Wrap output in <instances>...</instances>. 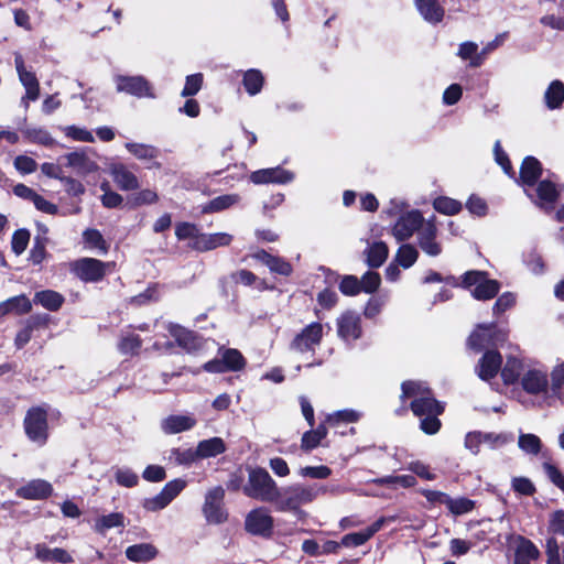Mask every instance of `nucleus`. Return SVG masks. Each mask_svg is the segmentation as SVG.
Listing matches in <instances>:
<instances>
[{"instance_id": "nucleus-16", "label": "nucleus", "mask_w": 564, "mask_h": 564, "mask_svg": "<svg viewBox=\"0 0 564 564\" xmlns=\"http://www.w3.org/2000/svg\"><path fill=\"white\" fill-rule=\"evenodd\" d=\"M15 68L19 74V79L25 88V96L22 98V104L26 109L29 107V100L34 101L40 96V85L36 76L25 69L23 58L20 55L15 56Z\"/></svg>"}, {"instance_id": "nucleus-41", "label": "nucleus", "mask_w": 564, "mask_h": 564, "mask_svg": "<svg viewBox=\"0 0 564 564\" xmlns=\"http://www.w3.org/2000/svg\"><path fill=\"white\" fill-rule=\"evenodd\" d=\"M239 196L237 194H226L221 196H217L212 199L209 203L203 206V213H218L225 210L239 202Z\"/></svg>"}, {"instance_id": "nucleus-34", "label": "nucleus", "mask_w": 564, "mask_h": 564, "mask_svg": "<svg viewBox=\"0 0 564 564\" xmlns=\"http://www.w3.org/2000/svg\"><path fill=\"white\" fill-rule=\"evenodd\" d=\"M538 547L528 539L522 536L517 540L516 564H530L531 561L539 557Z\"/></svg>"}, {"instance_id": "nucleus-17", "label": "nucleus", "mask_w": 564, "mask_h": 564, "mask_svg": "<svg viewBox=\"0 0 564 564\" xmlns=\"http://www.w3.org/2000/svg\"><path fill=\"white\" fill-rule=\"evenodd\" d=\"M496 325H479L474 333L469 336L468 345L474 349H481L486 346L496 344L497 341L505 340L506 333L495 330Z\"/></svg>"}, {"instance_id": "nucleus-30", "label": "nucleus", "mask_w": 564, "mask_h": 564, "mask_svg": "<svg viewBox=\"0 0 564 564\" xmlns=\"http://www.w3.org/2000/svg\"><path fill=\"white\" fill-rule=\"evenodd\" d=\"M423 19L430 23H438L444 18V9L437 0H414Z\"/></svg>"}, {"instance_id": "nucleus-27", "label": "nucleus", "mask_w": 564, "mask_h": 564, "mask_svg": "<svg viewBox=\"0 0 564 564\" xmlns=\"http://www.w3.org/2000/svg\"><path fill=\"white\" fill-rule=\"evenodd\" d=\"M32 310V303L24 294L0 302V319L9 314L23 315Z\"/></svg>"}, {"instance_id": "nucleus-37", "label": "nucleus", "mask_w": 564, "mask_h": 564, "mask_svg": "<svg viewBox=\"0 0 564 564\" xmlns=\"http://www.w3.org/2000/svg\"><path fill=\"white\" fill-rule=\"evenodd\" d=\"M34 302L48 311H57L64 303V296L56 291L45 290L36 292Z\"/></svg>"}, {"instance_id": "nucleus-44", "label": "nucleus", "mask_w": 564, "mask_h": 564, "mask_svg": "<svg viewBox=\"0 0 564 564\" xmlns=\"http://www.w3.org/2000/svg\"><path fill=\"white\" fill-rule=\"evenodd\" d=\"M419 258V251L410 243L402 245L394 257V262L404 269L411 268Z\"/></svg>"}, {"instance_id": "nucleus-25", "label": "nucleus", "mask_w": 564, "mask_h": 564, "mask_svg": "<svg viewBox=\"0 0 564 564\" xmlns=\"http://www.w3.org/2000/svg\"><path fill=\"white\" fill-rule=\"evenodd\" d=\"M232 236L227 232L200 234L198 240L191 242L189 246L198 251H208L218 247L230 245Z\"/></svg>"}, {"instance_id": "nucleus-63", "label": "nucleus", "mask_w": 564, "mask_h": 564, "mask_svg": "<svg viewBox=\"0 0 564 564\" xmlns=\"http://www.w3.org/2000/svg\"><path fill=\"white\" fill-rule=\"evenodd\" d=\"M339 290L345 295H349V296L356 295L361 291L360 280H358L354 275H346L343 278V280L339 284Z\"/></svg>"}, {"instance_id": "nucleus-64", "label": "nucleus", "mask_w": 564, "mask_h": 564, "mask_svg": "<svg viewBox=\"0 0 564 564\" xmlns=\"http://www.w3.org/2000/svg\"><path fill=\"white\" fill-rule=\"evenodd\" d=\"M13 165L17 169V171L20 172L21 174H31L37 167V163L35 162V160L28 155L17 156L14 159Z\"/></svg>"}, {"instance_id": "nucleus-38", "label": "nucleus", "mask_w": 564, "mask_h": 564, "mask_svg": "<svg viewBox=\"0 0 564 564\" xmlns=\"http://www.w3.org/2000/svg\"><path fill=\"white\" fill-rule=\"evenodd\" d=\"M327 435V427L325 424H319L315 430L307 431L303 434L301 440V448L310 452L316 448Z\"/></svg>"}, {"instance_id": "nucleus-19", "label": "nucleus", "mask_w": 564, "mask_h": 564, "mask_svg": "<svg viewBox=\"0 0 564 564\" xmlns=\"http://www.w3.org/2000/svg\"><path fill=\"white\" fill-rule=\"evenodd\" d=\"M108 171L119 189L128 192L140 187L138 176L126 164L111 163Z\"/></svg>"}, {"instance_id": "nucleus-60", "label": "nucleus", "mask_w": 564, "mask_h": 564, "mask_svg": "<svg viewBox=\"0 0 564 564\" xmlns=\"http://www.w3.org/2000/svg\"><path fill=\"white\" fill-rule=\"evenodd\" d=\"M115 478L120 486L128 488L137 486L139 481L138 475L128 468L117 469Z\"/></svg>"}, {"instance_id": "nucleus-35", "label": "nucleus", "mask_w": 564, "mask_h": 564, "mask_svg": "<svg viewBox=\"0 0 564 564\" xmlns=\"http://www.w3.org/2000/svg\"><path fill=\"white\" fill-rule=\"evenodd\" d=\"M362 417V412L354 409H344L327 414L325 422L332 427H339L341 424L356 423Z\"/></svg>"}, {"instance_id": "nucleus-57", "label": "nucleus", "mask_w": 564, "mask_h": 564, "mask_svg": "<svg viewBox=\"0 0 564 564\" xmlns=\"http://www.w3.org/2000/svg\"><path fill=\"white\" fill-rule=\"evenodd\" d=\"M170 459H173L175 463L180 465H189L194 463L195 460L199 459L198 455L196 454V449L194 448H186V449H173L171 452Z\"/></svg>"}, {"instance_id": "nucleus-50", "label": "nucleus", "mask_w": 564, "mask_h": 564, "mask_svg": "<svg viewBox=\"0 0 564 564\" xmlns=\"http://www.w3.org/2000/svg\"><path fill=\"white\" fill-rule=\"evenodd\" d=\"M446 507L454 516H462L470 512L475 507V502L464 497L456 499L448 497Z\"/></svg>"}, {"instance_id": "nucleus-40", "label": "nucleus", "mask_w": 564, "mask_h": 564, "mask_svg": "<svg viewBox=\"0 0 564 564\" xmlns=\"http://www.w3.org/2000/svg\"><path fill=\"white\" fill-rule=\"evenodd\" d=\"M500 290V284L496 280L488 279L487 276L482 282L474 288L471 295L479 301H487L494 299Z\"/></svg>"}, {"instance_id": "nucleus-2", "label": "nucleus", "mask_w": 564, "mask_h": 564, "mask_svg": "<svg viewBox=\"0 0 564 564\" xmlns=\"http://www.w3.org/2000/svg\"><path fill=\"white\" fill-rule=\"evenodd\" d=\"M326 491L325 487L318 485L293 484L282 489L279 488V498L274 506L278 511L303 513L302 505L313 502L321 494Z\"/></svg>"}, {"instance_id": "nucleus-46", "label": "nucleus", "mask_w": 564, "mask_h": 564, "mask_svg": "<svg viewBox=\"0 0 564 564\" xmlns=\"http://www.w3.org/2000/svg\"><path fill=\"white\" fill-rule=\"evenodd\" d=\"M263 82V75L258 69H249L243 74V86L247 93L251 96L260 93Z\"/></svg>"}, {"instance_id": "nucleus-62", "label": "nucleus", "mask_w": 564, "mask_h": 564, "mask_svg": "<svg viewBox=\"0 0 564 564\" xmlns=\"http://www.w3.org/2000/svg\"><path fill=\"white\" fill-rule=\"evenodd\" d=\"M64 132L68 138L80 142H94V135L85 128L68 126L64 128Z\"/></svg>"}, {"instance_id": "nucleus-58", "label": "nucleus", "mask_w": 564, "mask_h": 564, "mask_svg": "<svg viewBox=\"0 0 564 564\" xmlns=\"http://www.w3.org/2000/svg\"><path fill=\"white\" fill-rule=\"evenodd\" d=\"M381 283L380 274L373 271L366 272L360 280V289L365 293L376 292Z\"/></svg>"}, {"instance_id": "nucleus-52", "label": "nucleus", "mask_w": 564, "mask_h": 564, "mask_svg": "<svg viewBox=\"0 0 564 564\" xmlns=\"http://www.w3.org/2000/svg\"><path fill=\"white\" fill-rule=\"evenodd\" d=\"M482 443L490 449H497L511 442L512 437L505 433H484L481 432Z\"/></svg>"}, {"instance_id": "nucleus-55", "label": "nucleus", "mask_w": 564, "mask_h": 564, "mask_svg": "<svg viewBox=\"0 0 564 564\" xmlns=\"http://www.w3.org/2000/svg\"><path fill=\"white\" fill-rule=\"evenodd\" d=\"M299 475L303 478L325 479L332 475V469L327 466H306L299 469Z\"/></svg>"}, {"instance_id": "nucleus-8", "label": "nucleus", "mask_w": 564, "mask_h": 564, "mask_svg": "<svg viewBox=\"0 0 564 564\" xmlns=\"http://www.w3.org/2000/svg\"><path fill=\"white\" fill-rule=\"evenodd\" d=\"M438 228L435 217L426 219L425 224L417 232V245L420 249L429 257H438L443 252V246L437 239Z\"/></svg>"}, {"instance_id": "nucleus-7", "label": "nucleus", "mask_w": 564, "mask_h": 564, "mask_svg": "<svg viewBox=\"0 0 564 564\" xmlns=\"http://www.w3.org/2000/svg\"><path fill=\"white\" fill-rule=\"evenodd\" d=\"M112 263H106L94 258H83L72 263V271L85 282L101 280Z\"/></svg>"}, {"instance_id": "nucleus-5", "label": "nucleus", "mask_w": 564, "mask_h": 564, "mask_svg": "<svg viewBox=\"0 0 564 564\" xmlns=\"http://www.w3.org/2000/svg\"><path fill=\"white\" fill-rule=\"evenodd\" d=\"M24 429L28 437L43 445L47 440V413L42 408H32L24 419Z\"/></svg>"}, {"instance_id": "nucleus-39", "label": "nucleus", "mask_w": 564, "mask_h": 564, "mask_svg": "<svg viewBox=\"0 0 564 564\" xmlns=\"http://www.w3.org/2000/svg\"><path fill=\"white\" fill-rule=\"evenodd\" d=\"M457 55L464 61L469 59L471 67H478L484 62V56L478 53V44L471 41L463 42L458 47Z\"/></svg>"}, {"instance_id": "nucleus-32", "label": "nucleus", "mask_w": 564, "mask_h": 564, "mask_svg": "<svg viewBox=\"0 0 564 564\" xmlns=\"http://www.w3.org/2000/svg\"><path fill=\"white\" fill-rule=\"evenodd\" d=\"M156 555L158 550L151 543H139L126 549L127 558L135 563L149 562Z\"/></svg>"}, {"instance_id": "nucleus-9", "label": "nucleus", "mask_w": 564, "mask_h": 564, "mask_svg": "<svg viewBox=\"0 0 564 564\" xmlns=\"http://www.w3.org/2000/svg\"><path fill=\"white\" fill-rule=\"evenodd\" d=\"M225 490L223 487H215L206 494L204 514L209 523L219 524L227 520V512L224 508Z\"/></svg>"}, {"instance_id": "nucleus-56", "label": "nucleus", "mask_w": 564, "mask_h": 564, "mask_svg": "<svg viewBox=\"0 0 564 564\" xmlns=\"http://www.w3.org/2000/svg\"><path fill=\"white\" fill-rule=\"evenodd\" d=\"M200 234L202 232H199L198 228L194 224L189 223H181L175 228V235L180 240L189 239L191 242H194L198 240Z\"/></svg>"}, {"instance_id": "nucleus-20", "label": "nucleus", "mask_w": 564, "mask_h": 564, "mask_svg": "<svg viewBox=\"0 0 564 564\" xmlns=\"http://www.w3.org/2000/svg\"><path fill=\"white\" fill-rule=\"evenodd\" d=\"M294 174L282 167L263 169L252 172L250 181L253 184H286L292 182Z\"/></svg>"}, {"instance_id": "nucleus-36", "label": "nucleus", "mask_w": 564, "mask_h": 564, "mask_svg": "<svg viewBox=\"0 0 564 564\" xmlns=\"http://www.w3.org/2000/svg\"><path fill=\"white\" fill-rule=\"evenodd\" d=\"M35 554L36 557L43 562H57L64 564L73 562L68 552L59 547L48 549L44 545H36Z\"/></svg>"}, {"instance_id": "nucleus-24", "label": "nucleus", "mask_w": 564, "mask_h": 564, "mask_svg": "<svg viewBox=\"0 0 564 564\" xmlns=\"http://www.w3.org/2000/svg\"><path fill=\"white\" fill-rule=\"evenodd\" d=\"M547 383L546 372L536 368L528 369L521 378L522 388L531 394L544 392Z\"/></svg>"}, {"instance_id": "nucleus-31", "label": "nucleus", "mask_w": 564, "mask_h": 564, "mask_svg": "<svg viewBox=\"0 0 564 564\" xmlns=\"http://www.w3.org/2000/svg\"><path fill=\"white\" fill-rule=\"evenodd\" d=\"M364 254L366 257V263L370 268H379L387 260L389 249L384 242L375 241L368 245V248L364 251Z\"/></svg>"}, {"instance_id": "nucleus-18", "label": "nucleus", "mask_w": 564, "mask_h": 564, "mask_svg": "<svg viewBox=\"0 0 564 564\" xmlns=\"http://www.w3.org/2000/svg\"><path fill=\"white\" fill-rule=\"evenodd\" d=\"M338 336L349 343L361 336L360 316L355 312H345L337 319Z\"/></svg>"}, {"instance_id": "nucleus-49", "label": "nucleus", "mask_w": 564, "mask_h": 564, "mask_svg": "<svg viewBox=\"0 0 564 564\" xmlns=\"http://www.w3.org/2000/svg\"><path fill=\"white\" fill-rule=\"evenodd\" d=\"M518 445L521 451L527 454L536 455L540 453L542 444L540 438L534 434H520Z\"/></svg>"}, {"instance_id": "nucleus-48", "label": "nucleus", "mask_w": 564, "mask_h": 564, "mask_svg": "<svg viewBox=\"0 0 564 564\" xmlns=\"http://www.w3.org/2000/svg\"><path fill=\"white\" fill-rule=\"evenodd\" d=\"M433 207L441 214L444 215H456L462 210V203L445 196H441L434 199Z\"/></svg>"}, {"instance_id": "nucleus-15", "label": "nucleus", "mask_w": 564, "mask_h": 564, "mask_svg": "<svg viewBox=\"0 0 564 564\" xmlns=\"http://www.w3.org/2000/svg\"><path fill=\"white\" fill-rule=\"evenodd\" d=\"M127 151L138 161L142 162L147 169L160 170L162 164L159 162L160 150L148 143L127 142Z\"/></svg>"}, {"instance_id": "nucleus-23", "label": "nucleus", "mask_w": 564, "mask_h": 564, "mask_svg": "<svg viewBox=\"0 0 564 564\" xmlns=\"http://www.w3.org/2000/svg\"><path fill=\"white\" fill-rule=\"evenodd\" d=\"M170 335L176 340L178 346L184 348L187 352H194L202 348L203 340L195 336L192 332L185 329L180 325L170 324L167 326Z\"/></svg>"}, {"instance_id": "nucleus-59", "label": "nucleus", "mask_w": 564, "mask_h": 564, "mask_svg": "<svg viewBox=\"0 0 564 564\" xmlns=\"http://www.w3.org/2000/svg\"><path fill=\"white\" fill-rule=\"evenodd\" d=\"M380 484L387 486H400L403 488H410L415 486L416 479L412 475L387 476L380 479Z\"/></svg>"}, {"instance_id": "nucleus-42", "label": "nucleus", "mask_w": 564, "mask_h": 564, "mask_svg": "<svg viewBox=\"0 0 564 564\" xmlns=\"http://www.w3.org/2000/svg\"><path fill=\"white\" fill-rule=\"evenodd\" d=\"M544 99L549 109L560 108L564 100L563 83L561 80L552 82L545 91Z\"/></svg>"}, {"instance_id": "nucleus-6", "label": "nucleus", "mask_w": 564, "mask_h": 564, "mask_svg": "<svg viewBox=\"0 0 564 564\" xmlns=\"http://www.w3.org/2000/svg\"><path fill=\"white\" fill-rule=\"evenodd\" d=\"M117 91L126 93L138 98L156 97L152 85L143 76H115Z\"/></svg>"}, {"instance_id": "nucleus-21", "label": "nucleus", "mask_w": 564, "mask_h": 564, "mask_svg": "<svg viewBox=\"0 0 564 564\" xmlns=\"http://www.w3.org/2000/svg\"><path fill=\"white\" fill-rule=\"evenodd\" d=\"M197 421L192 414H172L161 421L163 433L171 435L192 430Z\"/></svg>"}, {"instance_id": "nucleus-11", "label": "nucleus", "mask_w": 564, "mask_h": 564, "mask_svg": "<svg viewBox=\"0 0 564 564\" xmlns=\"http://www.w3.org/2000/svg\"><path fill=\"white\" fill-rule=\"evenodd\" d=\"M547 532L550 536L546 539V564H560V545L555 535H564V512L558 510L551 516Z\"/></svg>"}, {"instance_id": "nucleus-1", "label": "nucleus", "mask_w": 564, "mask_h": 564, "mask_svg": "<svg viewBox=\"0 0 564 564\" xmlns=\"http://www.w3.org/2000/svg\"><path fill=\"white\" fill-rule=\"evenodd\" d=\"M402 398L411 399V410L421 419V430L429 434H436L441 429L437 419L444 406L434 399L430 389L423 382L406 381L402 384Z\"/></svg>"}, {"instance_id": "nucleus-47", "label": "nucleus", "mask_w": 564, "mask_h": 564, "mask_svg": "<svg viewBox=\"0 0 564 564\" xmlns=\"http://www.w3.org/2000/svg\"><path fill=\"white\" fill-rule=\"evenodd\" d=\"M522 370L521 361L516 357H509L506 361L505 367L501 369V377L506 384L514 383Z\"/></svg>"}, {"instance_id": "nucleus-28", "label": "nucleus", "mask_w": 564, "mask_h": 564, "mask_svg": "<svg viewBox=\"0 0 564 564\" xmlns=\"http://www.w3.org/2000/svg\"><path fill=\"white\" fill-rule=\"evenodd\" d=\"M386 521H387V519L382 517V518L378 519L376 522H373L370 527H368L367 529H365L360 532L346 534L341 539V545L350 547V546H360V545L365 544L371 536H373L375 533H377L379 530H381V528L384 525Z\"/></svg>"}, {"instance_id": "nucleus-54", "label": "nucleus", "mask_w": 564, "mask_h": 564, "mask_svg": "<svg viewBox=\"0 0 564 564\" xmlns=\"http://www.w3.org/2000/svg\"><path fill=\"white\" fill-rule=\"evenodd\" d=\"M203 86V75L200 73L188 75L185 85L181 91L182 97H191L196 95Z\"/></svg>"}, {"instance_id": "nucleus-10", "label": "nucleus", "mask_w": 564, "mask_h": 564, "mask_svg": "<svg viewBox=\"0 0 564 564\" xmlns=\"http://www.w3.org/2000/svg\"><path fill=\"white\" fill-rule=\"evenodd\" d=\"M426 219L423 218L419 210H411L398 218L392 227V236L398 241L408 240L414 232H419L421 227L425 224Z\"/></svg>"}, {"instance_id": "nucleus-45", "label": "nucleus", "mask_w": 564, "mask_h": 564, "mask_svg": "<svg viewBox=\"0 0 564 564\" xmlns=\"http://www.w3.org/2000/svg\"><path fill=\"white\" fill-rule=\"evenodd\" d=\"M123 527V516L119 512H112L106 516L99 517L94 524V530L100 534H105L106 531L112 528Z\"/></svg>"}, {"instance_id": "nucleus-26", "label": "nucleus", "mask_w": 564, "mask_h": 564, "mask_svg": "<svg viewBox=\"0 0 564 564\" xmlns=\"http://www.w3.org/2000/svg\"><path fill=\"white\" fill-rule=\"evenodd\" d=\"M62 159L66 161L67 166L80 175H87L98 170V165L82 151L67 153Z\"/></svg>"}, {"instance_id": "nucleus-53", "label": "nucleus", "mask_w": 564, "mask_h": 564, "mask_svg": "<svg viewBox=\"0 0 564 564\" xmlns=\"http://www.w3.org/2000/svg\"><path fill=\"white\" fill-rule=\"evenodd\" d=\"M84 241L90 248H95L100 250L102 253H106L108 250V246L102 238V235L96 229H87L84 231Z\"/></svg>"}, {"instance_id": "nucleus-51", "label": "nucleus", "mask_w": 564, "mask_h": 564, "mask_svg": "<svg viewBox=\"0 0 564 564\" xmlns=\"http://www.w3.org/2000/svg\"><path fill=\"white\" fill-rule=\"evenodd\" d=\"M159 200V195L155 191L150 188H144L129 198V204L132 207H139L142 205H152Z\"/></svg>"}, {"instance_id": "nucleus-22", "label": "nucleus", "mask_w": 564, "mask_h": 564, "mask_svg": "<svg viewBox=\"0 0 564 564\" xmlns=\"http://www.w3.org/2000/svg\"><path fill=\"white\" fill-rule=\"evenodd\" d=\"M53 492L52 485L44 479H33L17 489V496L28 500L48 498Z\"/></svg>"}, {"instance_id": "nucleus-29", "label": "nucleus", "mask_w": 564, "mask_h": 564, "mask_svg": "<svg viewBox=\"0 0 564 564\" xmlns=\"http://www.w3.org/2000/svg\"><path fill=\"white\" fill-rule=\"evenodd\" d=\"M502 358L497 351H487L479 361L478 376L482 380H490L494 378L498 370L501 368Z\"/></svg>"}, {"instance_id": "nucleus-4", "label": "nucleus", "mask_w": 564, "mask_h": 564, "mask_svg": "<svg viewBox=\"0 0 564 564\" xmlns=\"http://www.w3.org/2000/svg\"><path fill=\"white\" fill-rule=\"evenodd\" d=\"M274 519L264 507L250 510L245 518V530L251 534L270 538L273 533Z\"/></svg>"}, {"instance_id": "nucleus-12", "label": "nucleus", "mask_w": 564, "mask_h": 564, "mask_svg": "<svg viewBox=\"0 0 564 564\" xmlns=\"http://www.w3.org/2000/svg\"><path fill=\"white\" fill-rule=\"evenodd\" d=\"M531 192L533 194V198H531L532 202L545 212L553 210L560 197L558 188L555 183L550 180H542L531 188Z\"/></svg>"}, {"instance_id": "nucleus-13", "label": "nucleus", "mask_w": 564, "mask_h": 564, "mask_svg": "<svg viewBox=\"0 0 564 564\" xmlns=\"http://www.w3.org/2000/svg\"><path fill=\"white\" fill-rule=\"evenodd\" d=\"M322 337L323 325L317 322L312 323L296 335L292 343V348L297 352L312 351L319 345Z\"/></svg>"}, {"instance_id": "nucleus-3", "label": "nucleus", "mask_w": 564, "mask_h": 564, "mask_svg": "<svg viewBox=\"0 0 564 564\" xmlns=\"http://www.w3.org/2000/svg\"><path fill=\"white\" fill-rule=\"evenodd\" d=\"M242 490L246 496L264 502L274 503L279 498L276 482L263 468H254L249 471L248 481Z\"/></svg>"}, {"instance_id": "nucleus-61", "label": "nucleus", "mask_w": 564, "mask_h": 564, "mask_svg": "<svg viewBox=\"0 0 564 564\" xmlns=\"http://www.w3.org/2000/svg\"><path fill=\"white\" fill-rule=\"evenodd\" d=\"M25 135L30 141L43 145H52L54 143V140L51 137V134L44 129H26Z\"/></svg>"}, {"instance_id": "nucleus-43", "label": "nucleus", "mask_w": 564, "mask_h": 564, "mask_svg": "<svg viewBox=\"0 0 564 564\" xmlns=\"http://www.w3.org/2000/svg\"><path fill=\"white\" fill-rule=\"evenodd\" d=\"M220 356L227 371H239L245 368L246 361L239 350L234 348L221 349Z\"/></svg>"}, {"instance_id": "nucleus-14", "label": "nucleus", "mask_w": 564, "mask_h": 564, "mask_svg": "<svg viewBox=\"0 0 564 564\" xmlns=\"http://www.w3.org/2000/svg\"><path fill=\"white\" fill-rule=\"evenodd\" d=\"M541 175V163L533 156H527L521 164L520 175L517 180V183L523 187L529 198H533L531 188L536 185V182Z\"/></svg>"}, {"instance_id": "nucleus-33", "label": "nucleus", "mask_w": 564, "mask_h": 564, "mask_svg": "<svg viewBox=\"0 0 564 564\" xmlns=\"http://www.w3.org/2000/svg\"><path fill=\"white\" fill-rule=\"evenodd\" d=\"M199 459L215 457L226 451V444L221 437H212L200 441L196 446Z\"/></svg>"}]
</instances>
